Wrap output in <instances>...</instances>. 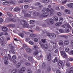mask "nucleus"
Segmentation results:
<instances>
[{
	"instance_id": "obj_4",
	"label": "nucleus",
	"mask_w": 73,
	"mask_h": 73,
	"mask_svg": "<svg viewBox=\"0 0 73 73\" xmlns=\"http://www.w3.org/2000/svg\"><path fill=\"white\" fill-rule=\"evenodd\" d=\"M25 70V68L22 67L20 69V70L19 71V72L20 73H24Z\"/></svg>"
},
{
	"instance_id": "obj_55",
	"label": "nucleus",
	"mask_w": 73,
	"mask_h": 73,
	"mask_svg": "<svg viewBox=\"0 0 73 73\" xmlns=\"http://www.w3.org/2000/svg\"><path fill=\"white\" fill-rule=\"evenodd\" d=\"M23 56L24 57H25V58H27V57H28V54H23Z\"/></svg>"
},
{
	"instance_id": "obj_21",
	"label": "nucleus",
	"mask_w": 73,
	"mask_h": 73,
	"mask_svg": "<svg viewBox=\"0 0 73 73\" xmlns=\"http://www.w3.org/2000/svg\"><path fill=\"white\" fill-rule=\"evenodd\" d=\"M60 53L61 55L62 56H63L64 54H66L65 53V52L64 51H60Z\"/></svg>"
},
{
	"instance_id": "obj_3",
	"label": "nucleus",
	"mask_w": 73,
	"mask_h": 73,
	"mask_svg": "<svg viewBox=\"0 0 73 73\" xmlns=\"http://www.w3.org/2000/svg\"><path fill=\"white\" fill-rule=\"evenodd\" d=\"M73 66L68 68L67 69V72L66 73H73Z\"/></svg>"
},
{
	"instance_id": "obj_58",
	"label": "nucleus",
	"mask_w": 73,
	"mask_h": 73,
	"mask_svg": "<svg viewBox=\"0 0 73 73\" xmlns=\"http://www.w3.org/2000/svg\"><path fill=\"white\" fill-rule=\"evenodd\" d=\"M69 31H70V30H69V29H67L66 30V33H68L69 32Z\"/></svg>"
},
{
	"instance_id": "obj_54",
	"label": "nucleus",
	"mask_w": 73,
	"mask_h": 73,
	"mask_svg": "<svg viewBox=\"0 0 73 73\" xmlns=\"http://www.w3.org/2000/svg\"><path fill=\"white\" fill-rule=\"evenodd\" d=\"M40 3L39 2H37L35 3V5L36 6L37 5H40Z\"/></svg>"
},
{
	"instance_id": "obj_31",
	"label": "nucleus",
	"mask_w": 73,
	"mask_h": 73,
	"mask_svg": "<svg viewBox=\"0 0 73 73\" xmlns=\"http://www.w3.org/2000/svg\"><path fill=\"white\" fill-rule=\"evenodd\" d=\"M4 63L5 65H8V61L7 60H5L4 61Z\"/></svg>"
},
{
	"instance_id": "obj_36",
	"label": "nucleus",
	"mask_w": 73,
	"mask_h": 73,
	"mask_svg": "<svg viewBox=\"0 0 73 73\" xmlns=\"http://www.w3.org/2000/svg\"><path fill=\"white\" fill-rule=\"evenodd\" d=\"M66 65L67 66H68V67H70V63L69 62H67L66 63Z\"/></svg>"
},
{
	"instance_id": "obj_43",
	"label": "nucleus",
	"mask_w": 73,
	"mask_h": 73,
	"mask_svg": "<svg viewBox=\"0 0 73 73\" xmlns=\"http://www.w3.org/2000/svg\"><path fill=\"white\" fill-rule=\"evenodd\" d=\"M9 26L11 27L12 28H13L14 27H15V25L14 24H12L9 25Z\"/></svg>"
},
{
	"instance_id": "obj_24",
	"label": "nucleus",
	"mask_w": 73,
	"mask_h": 73,
	"mask_svg": "<svg viewBox=\"0 0 73 73\" xmlns=\"http://www.w3.org/2000/svg\"><path fill=\"white\" fill-rule=\"evenodd\" d=\"M17 72V69H13L11 72V73H16Z\"/></svg>"
},
{
	"instance_id": "obj_29",
	"label": "nucleus",
	"mask_w": 73,
	"mask_h": 73,
	"mask_svg": "<svg viewBox=\"0 0 73 73\" xmlns=\"http://www.w3.org/2000/svg\"><path fill=\"white\" fill-rule=\"evenodd\" d=\"M10 21H11L16 22V20L14 18H11L9 19Z\"/></svg>"
},
{
	"instance_id": "obj_51",
	"label": "nucleus",
	"mask_w": 73,
	"mask_h": 73,
	"mask_svg": "<svg viewBox=\"0 0 73 73\" xmlns=\"http://www.w3.org/2000/svg\"><path fill=\"white\" fill-rule=\"evenodd\" d=\"M67 28H70V29H71V28H72V27H71L69 24H67Z\"/></svg>"
},
{
	"instance_id": "obj_9",
	"label": "nucleus",
	"mask_w": 73,
	"mask_h": 73,
	"mask_svg": "<svg viewBox=\"0 0 73 73\" xmlns=\"http://www.w3.org/2000/svg\"><path fill=\"white\" fill-rule=\"evenodd\" d=\"M28 59L29 61H31L32 64H33V62L34 60L33 59V58H32V57H29L28 58Z\"/></svg>"
},
{
	"instance_id": "obj_40",
	"label": "nucleus",
	"mask_w": 73,
	"mask_h": 73,
	"mask_svg": "<svg viewBox=\"0 0 73 73\" xmlns=\"http://www.w3.org/2000/svg\"><path fill=\"white\" fill-rule=\"evenodd\" d=\"M61 27H62L63 28H67V25H63L61 26Z\"/></svg>"
},
{
	"instance_id": "obj_48",
	"label": "nucleus",
	"mask_w": 73,
	"mask_h": 73,
	"mask_svg": "<svg viewBox=\"0 0 73 73\" xmlns=\"http://www.w3.org/2000/svg\"><path fill=\"white\" fill-rule=\"evenodd\" d=\"M63 19L61 17V18H60L59 19V20L60 21V23H61V22H62V21L63 20Z\"/></svg>"
},
{
	"instance_id": "obj_64",
	"label": "nucleus",
	"mask_w": 73,
	"mask_h": 73,
	"mask_svg": "<svg viewBox=\"0 0 73 73\" xmlns=\"http://www.w3.org/2000/svg\"><path fill=\"white\" fill-rule=\"evenodd\" d=\"M58 49H56L55 50L54 53H58Z\"/></svg>"
},
{
	"instance_id": "obj_14",
	"label": "nucleus",
	"mask_w": 73,
	"mask_h": 73,
	"mask_svg": "<svg viewBox=\"0 0 73 73\" xmlns=\"http://www.w3.org/2000/svg\"><path fill=\"white\" fill-rule=\"evenodd\" d=\"M52 62L54 63L57 62L58 61V59L57 57H56L55 59L52 61Z\"/></svg>"
},
{
	"instance_id": "obj_35",
	"label": "nucleus",
	"mask_w": 73,
	"mask_h": 73,
	"mask_svg": "<svg viewBox=\"0 0 73 73\" xmlns=\"http://www.w3.org/2000/svg\"><path fill=\"white\" fill-rule=\"evenodd\" d=\"M16 55H13L12 56V60H16Z\"/></svg>"
},
{
	"instance_id": "obj_25",
	"label": "nucleus",
	"mask_w": 73,
	"mask_h": 73,
	"mask_svg": "<svg viewBox=\"0 0 73 73\" xmlns=\"http://www.w3.org/2000/svg\"><path fill=\"white\" fill-rule=\"evenodd\" d=\"M53 18L55 21H58V17H57L54 16L53 17Z\"/></svg>"
},
{
	"instance_id": "obj_5",
	"label": "nucleus",
	"mask_w": 73,
	"mask_h": 73,
	"mask_svg": "<svg viewBox=\"0 0 73 73\" xmlns=\"http://www.w3.org/2000/svg\"><path fill=\"white\" fill-rule=\"evenodd\" d=\"M25 50L28 53H30L32 52V50L31 48H25Z\"/></svg>"
},
{
	"instance_id": "obj_42",
	"label": "nucleus",
	"mask_w": 73,
	"mask_h": 73,
	"mask_svg": "<svg viewBox=\"0 0 73 73\" xmlns=\"http://www.w3.org/2000/svg\"><path fill=\"white\" fill-rule=\"evenodd\" d=\"M42 68L43 69H45L46 68V66L45 65V64L43 63L42 64Z\"/></svg>"
},
{
	"instance_id": "obj_44",
	"label": "nucleus",
	"mask_w": 73,
	"mask_h": 73,
	"mask_svg": "<svg viewBox=\"0 0 73 73\" xmlns=\"http://www.w3.org/2000/svg\"><path fill=\"white\" fill-rule=\"evenodd\" d=\"M27 73H32V70L31 69H29L27 70Z\"/></svg>"
},
{
	"instance_id": "obj_45",
	"label": "nucleus",
	"mask_w": 73,
	"mask_h": 73,
	"mask_svg": "<svg viewBox=\"0 0 73 73\" xmlns=\"http://www.w3.org/2000/svg\"><path fill=\"white\" fill-rule=\"evenodd\" d=\"M47 69L48 72H50V70H51V68H50V66H48L47 68Z\"/></svg>"
},
{
	"instance_id": "obj_19",
	"label": "nucleus",
	"mask_w": 73,
	"mask_h": 73,
	"mask_svg": "<svg viewBox=\"0 0 73 73\" xmlns=\"http://www.w3.org/2000/svg\"><path fill=\"white\" fill-rule=\"evenodd\" d=\"M0 42L2 47H4V46H5V43L4 42V40L3 41H1Z\"/></svg>"
},
{
	"instance_id": "obj_30",
	"label": "nucleus",
	"mask_w": 73,
	"mask_h": 73,
	"mask_svg": "<svg viewBox=\"0 0 73 73\" xmlns=\"http://www.w3.org/2000/svg\"><path fill=\"white\" fill-rule=\"evenodd\" d=\"M21 64L19 63H18L16 64V67L17 68H19Z\"/></svg>"
},
{
	"instance_id": "obj_13",
	"label": "nucleus",
	"mask_w": 73,
	"mask_h": 73,
	"mask_svg": "<svg viewBox=\"0 0 73 73\" xmlns=\"http://www.w3.org/2000/svg\"><path fill=\"white\" fill-rule=\"evenodd\" d=\"M49 22L51 24H53V20L52 18H50L49 20Z\"/></svg>"
},
{
	"instance_id": "obj_26",
	"label": "nucleus",
	"mask_w": 73,
	"mask_h": 73,
	"mask_svg": "<svg viewBox=\"0 0 73 73\" xmlns=\"http://www.w3.org/2000/svg\"><path fill=\"white\" fill-rule=\"evenodd\" d=\"M64 44L65 45H68L69 44V41L66 40L64 42Z\"/></svg>"
},
{
	"instance_id": "obj_23",
	"label": "nucleus",
	"mask_w": 73,
	"mask_h": 73,
	"mask_svg": "<svg viewBox=\"0 0 73 73\" xmlns=\"http://www.w3.org/2000/svg\"><path fill=\"white\" fill-rule=\"evenodd\" d=\"M3 59L4 60H8V58L7 56H4L3 57Z\"/></svg>"
},
{
	"instance_id": "obj_27",
	"label": "nucleus",
	"mask_w": 73,
	"mask_h": 73,
	"mask_svg": "<svg viewBox=\"0 0 73 73\" xmlns=\"http://www.w3.org/2000/svg\"><path fill=\"white\" fill-rule=\"evenodd\" d=\"M30 36L31 37H35L37 36V35L36 34H31L30 35Z\"/></svg>"
},
{
	"instance_id": "obj_39",
	"label": "nucleus",
	"mask_w": 73,
	"mask_h": 73,
	"mask_svg": "<svg viewBox=\"0 0 73 73\" xmlns=\"http://www.w3.org/2000/svg\"><path fill=\"white\" fill-rule=\"evenodd\" d=\"M3 5H8V2L7 1H5L3 2Z\"/></svg>"
},
{
	"instance_id": "obj_28",
	"label": "nucleus",
	"mask_w": 73,
	"mask_h": 73,
	"mask_svg": "<svg viewBox=\"0 0 73 73\" xmlns=\"http://www.w3.org/2000/svg\"><path fill=\"white\" fill-rule=\"evenodd\" d=\"M46 35L47 36H48L49 38H50L52 39V38H50V37H51V34L46 33Z\"/></svg>"
},
{
	"instance_id": "obj_52",
	"label": "nucleus",
	"mask_w": 73,
	"mask_h": 73,
	"mask_svg": "<svg viewBox=\"0 0 73 73\" xmlns=\"http://www.w3.org/2000/svg\"><path fill=\"white\" fill-rule=\"evenodd\" d=\"M60 25L61 24H60V23L59 22L56 23L55 24L56 26H59V25Z\"/></svg>"
},
{
	"instance_id": "obj_15",
	"label": "nucleus",
	"mask_w": 73,
	"mask_h": 73,
	"mask_svg": "<svg viewBox=\"0 0 73 73\" xmlns=\"http://www.w3.org/2000/svg\"><path fill=\"white\" fill-rule=\"evenodd\" d=\"M31 14L27 13L25 14L24 15V16L26 17H31Z\"/></svg>"
},
{
	"instance_id": "obj_1",
	"label": "nucleus",
	"mask_w": 73,
	"mask_h": 73,
	"mask_svg": "<svg viewBox=\"0 0 73 73\" xmlns=\"http://www.w3.org/2000/svg\"><path fill=\"white\" fill-rule=\"evenodd\" d=\"M21 23L22 25H23V28H28L29 27V25L25 20H22L21 21Z\"/></svg>"
},
{
	"instance_id": "obj_53",
	"label": "nucleus",
	"mask_w": 73,
	"mask_h": 73,
	"mask_svg": "<svg viewBox=\"0 0 73 73\" xmlns=\"http://www.w3.org/2000/svg\"><path fill=\"white\" fill-rule=\"evenodd\" d=\"M65 51L66 52H69V49L68 48H66L65 49Z\"/></svg>"
},
{
	"instance_id": "obj_38",
	"label": "nucleus",
	"mask_w": 73,
	"mask_h": 73,
	"mask_svg": "<svg viewBox=\"0 0 73 73\" xmlns=\"http://www.w3.org/2000/svg\"><path fill=\"white\" fill-rule=\"evenodd\" d=\"M44 46L46 49H48V46L47 45L45 44L44 45Z\"/></svg>"
},
{
	"instance_id": "obj_41",
	"label": "nucleus",
	"mask_w": 73,
	"mask_h": 73,
	"mask_svg": "<svg viewBox=\"0 0 73 73\" xmlns=\"http://www.w3.org/2000/svg\"><path fill=\"white\" fill-rule=\"evenodd\" d=\"M50 15H51V14H53V13L52 12H54V10H53V9H50Z\"/></svg>"
},
{
	"instance_id": "obj_59",
	"label": "nucleus",
	"mask_w": 73,
	"mask_h": 73,
	"mask_svg": "<svg viewBox=\"0 0 73 73\" xmlns=\"http://www.w3.org/2000/svg\"><path fill=\"white\" fill-rule=\"evenodd\" d=\"M41 73V71L39 69H38V70L37 72V73Z\"/></svg>"
},
{
	"instance_id": "obj_62",
	"label": "nucleus",
	"mask_w": 73,
	"mask_h": 73,
	"mask_svg": "<svg viewBox=\"0 0 73 73\" xmlns=\"http://www.w3.org/2000/svg\"><path fill=\"white\" fill-rule=\"evenodd\" d=\"M13 61V62L14 63V64H16V63L17 62H16V60H13L12 61Z\"/></svg>"
},
{
	"instance_id": "obj_6",
	"label": "nucleus",
	"mask_w": 73,
	"mask_h": 73,
	"mask_svg": "<svg viewBox=\"0 0 73 73\" xmlns=\"http://www.w3.org/2000/svg\"><path fill=\"white\" fill-rule=\"evenodd\" d=\"M58 63L60 66H64V63L61 60H60Z\"/></svg>"
},
{
	"instance_id": "obj_16",
	"label": "nucleus",
	"mask_w": 73,
	"mask_h": 73,
	"mask_svg": "<svg viewBox=\"0 0 73 73\" xmlns=\"http://www.w3.org/2000/svg\"><path fill=\"white\" fill-rule=\"evenodd\" d=\"M20 8H16L14 9V11L15 12H18L20 11Z\"/></svg>"
},
{
	"instance_id": "obj_17",
	"label": "nucleus",
	"mask_w": 73,
	"mask_h": 73,
	"mask_svg": "<svg viewBox=\"0 0 73 73\" xmlns=\"http://www.w3.org/2000/svg\"><path fill=\"white\" fill-rule=\"evenodd\" d=\"M58 44H59L60 45H64V42H63L62 40H60Z\"/></svg>"
},
{
	"instance_id": "obj_37",
	"label": "nucleus",
	"mask_w": 73,
	"mask_h": 73,
	"mask_svg": "<svg viewBox=\"0 0 73 73\" xmlns=\"http://www.w3.org/2000/svg\"><path fill=\"white\" fill-rule=\"evenodd\" d=\"M7 15L9 16L10 17H13V15L11 13H7Z\"/></svg>"
},
{
	"instance_id": "obj_22",
	"label": "nucleus",
	"mask_w": 73,
	"mask_h": 73,
	"mask_svg": "<svg viewBox=\"0 0 73 73\" xmlns=\"http://www.w3.org/2000/svg\"><path fill=\"white\" fill-rule=\"evenodd\" d=\"M39 14V13H38L37 12H35L33 13V15L35 16H36L38 15Z\"/></svg>"
},
{
	"instance_id": "obj_33",
	"label": "nucleus",
	"mask_w": 73,
	"mask_h": 73,
	"mask_svg": "<svg viewBox=\"0 0 73 73\" xmlns=\"http://www.w3.org/2000/svg\"><path fill=\"white\" fill-rule=\"evenodd\" d=\"M51 35L52 37H56V35L54 33H51Z\"/></svg>"
},
{
	"instance_id": "obj_8",
	"label": "nucleus",
	"mask_w": 73,
	"mask_h": 73,
	"mask_svg": "<svg viewBox=\"0 0 73 73\" xmlns=\"http://www.w3.org/2000/svg\"><path fill=\"white\" fill-rule=\"evenodd\" d=\"M51 56H52L51 55V54L50 53L48 54V55L47 57V58L48 60V61H50V60H51Z\"/></svg>"
},
{
	"instance_id": "obj_34",
	"label": "nucleus",
	"mask_w": 73,
	"mask_h": 73,
	"mask_svg": "<svg viewBox=\"0 0 73 73\" xmlns=\"http://www.w3.org/2000/svg\"><path fill=\"white\" fill-rule=\"evenodd\" d=\"M19 36H21L22 37H23L24 36V34L23 33H21L18 34Z\"/></svg>"
},
{
	"instance_id": "obj_63",
	"label": "nucleus",
	"mask_w": 73,
	"mask_h": 73,
	"mask_svg": "<svg viewBox=\"0 0 73 73\" xmlns=\"http://www.w3.org/2000/svg\"><path fill=\"white\" fill-rule=\"evenodd\" d=\"M57 15L58 16H61V13L60 12H58V13Z\"/></svg>"
},
{
	"instance_id": "obj_11",
	"label": "nucleus",
	"mask_w": 73,
	"mask_h": 73,
	"mask_svg": "<svg viewBox=\"0 0 73 73\" xmlns=\"http://www.w3.org/2000/svg\"><path fill=\"white\" fill-rule=\"evenodd\" d=\"M38 53H39V51L37 50H36L33 52V54L34 55H37V54H38Z\"/></svg>"
},
{
	"instance_id": "obj_32",
	"label": "nucleus",
	"mask_w": 73,
	"mask_h": 73,
	"mask_svg": "<svg viewBox=\"0 0 73 73\" xmlns=\"http://www.w3.org/2000/svg\"><path fill=\"white\" fill-rule=\"evenodd\" d=\"M29 43L30 44L32 45H34V42L30 40L29 41Z\"/></svg>"
},
{
	"instance_id": "obj_20",
	"label": "nucleus",
	"mask_w": 73,
	"mask_h": 73,
	"mask_svg": "<svg viewBox=\"0 0 73 73\" xmlns=\"http://www.w3.org/2000/svg\"><path fill=\"white\" fill-rule=\"evenodd\" d=\"M8 58L9 60H10L11 61H12L13 60L12 59V58L11 57V55L10 54H8Z\"/></svg>"
},
{
	"instance_id": "obj_46",
	"label": "nucleus",
	"mask_w": 73,
	"mask_h": 73,
	"mask_svg": "<svg viewBox=\"0 0 73 73\" xmlns=\"http://www.w3.org/2000/svg\"><path fill=\"white\" fill-rule=\"evenodd\" d=\"M62 57H63L64 58H66L68 57V56H67V55L66 54H65L63 56H62Z\"/></svg>"
},
{
	"instance_id": "obj_18",
	"label": "nucleus",
	"mask_w": 73,
	"mask_h": 73,
	"mask_svg": "<svg viewBox=\"0 0 73 73\" xmlns=\"http://www.w3.org/2000/svg\"><path fill=\"white\" fill-rule=\"evenodd\" d=\"M49 0H43L42 2L45 4H48L49 3Z\"/></svg>"
},
{
	"instance_id": "obj_50",
	"label": "nucleus",
	"mask_w": 73,
	"mask_h": 73,
	"mask_svg": "<svg viewBox=\"0 0 73 73\" xmlns=\"http://www.w3.org/2000/svg\"><path fill=\"white\" fill-rule=\"evenodd\" d=\"M30 23L31 24H33L35 23V21H30Z\"/></svg>"
},
{
	"instance_id": "obj_10",
	"label": "nucleus",
	"mask_w": 73,
	"mask_h": 73,
	"mask_svg": "<svg viewBox=\"0 0 73 73\" xmlns=\"http://www.w3.org/2000/svg\"><path fill=\"white\" fill-rule=\"evenodd\" d=\"M68 6L69 8H73V3H71L70 4H68L67 5Z\"/></svg>"
},
{
	"instance_id": "obj_47",
	"label": "nucleus",
	"mask_w": 73,
	"mask_h": 73,
	"mask_svg": "<svg viewBox=\"0 0 73 73\" xmlns=\"http://www.w3.org/2000/svg\"><path fill=\"white\" fill-rule=\"evenodd\" d=\"M33 49H35L36 50L37 49V45H35L33 47Z\"/></svg>"
},
{
	"instance_id": "obj_61",
	"label": "nucleus",
	"mask_w": 73,
	"mask_h": 73,
	"mask_svg": "<svg viewBox=\"0 0 73 73\" xmlns=\"http://www.w3.org/2000/svg\"><path fill=\"white\" fill-rule=\"evenodd\" d=\"M28 7H29V6L27 5H25L24 7V8H25V9H26L27 8H28Z\"/></svg>"
},
{
	"instance_id": "obj_60",
	"label": "nucleus",
	"mask_w": 73,
	"mask_h": 73,
	"mask_svg": "<svg viewBox=\"0 0 73 73\" xmlns=\"http://www.w3.org/2000/svg\"><path fill=\"white\" fill-rule=\"evenodd\" d=\"M46 11V9L45 8H43V9L42 10V12L44 13V12H45Z\"/></svg>"
},
{
	"instance_id": "obj_56",
	"label": "nucleus",
	"mask_w": 73,
	"mask_h": 73,
	"mask_svg": "<svg viewBox=\"0 0 73 73\" xmlns=\"http://www.w3.org/2000/svg\"><path fill=\"white\" fill-rule=\"evenodd\" d=\"M30 39L29 38H27L25 39V41L27 42H28L29 41Z\"/></svg>"
},
{
	"instance_id": "obj_49",
	"label": "nucleus",
	"mask_w": 73,
	"mask_h": 73,
	"mask_svg": "<svg viewBox=\"0 0 73 73\" xmlns=\"http://www.w3.org/2000/svg\"><path fill=\"white\" fill-rule=\"evenodd\" d=\"M25 64L27 66H30L31 65V63L29 62H26L25 63Z\"/></svg>"
},
{
	"instance_id": "obj_2",
	"label": "nucleus",
	"mask_w": 73,
	"mask_h": 73,
	"mask_svg": "<svg viewBox=\"0 0 73 73\" xmlns=\"http://www.w3.org/2000/svg\"><path fill=\"white\" fill-rule=\"evenodd\" d=\"M11 50L9 51L10 53H13L15 54L16 53V51L14 49H15L14 46H11L10 47Z\"/></svg>"
},
{
	"instance_id": "obj_57",
	"label": "nucleus",
	"mask_w": 73,
	"mask_h": 73,
	"mask_svg": "<svg viewBox=\"0 0 73 73\" xmlns=\"http://www.w3.org/2000/svg\"><path fill=\"white\" fill-rule=\"evenodd\" d=\"M64 30L62 29H60L59 30V32L60 33H63L64 32Z\"/></svg>"
},
{
	"instance_id": "obj_7",
	"label": "nucleus",
	"mask_w": 73,
	"mask_h": 73,
	"mask_svg": "<svg viewBox=\"0 0 73 73\" xmlns=\"http://www.w3.org/2000/svg\"><path fill=\"white\" fill-rule=\"evenodd\" d=\"M1 29L3 32H7L8 31V28L6 27H1Z\"/></svg>"
},
{
	"instance_id": "obj_12",
	"label": "nucleus",
	"mask_w": 73,
	"mask_h": 73,
	"mask_svg": "<svg viewBox=\"0 0 73 73\" xmlns=\"http://www.w3.org/2000/svg\"><path fill=\"white\" fill-rule=\"evenodd\" d=\"M48 15H49V14L48 13H44L42 15V16H43V17H47V16H48Z\"/></svg>"
}]
</instances>
